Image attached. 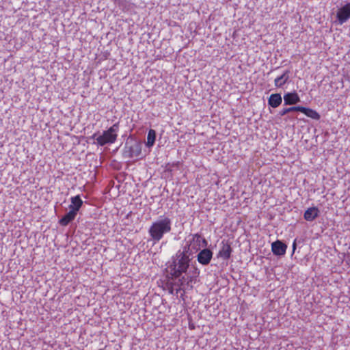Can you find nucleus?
I'll list each match as a JSON object with an SVG mask.
<instances>
[{"instance_id":"23","label":"nucleus","mask_w":350,"mask_h":350,"mask_svg":"<svg viewBox=\"0 0 350 350\" xmlns=\"http://www.w3.org/2000/svg\"><path fill=\"white\" fill-rule=\"evenodd\" d=\"M128 155H129V157H128L129 158H131V157H132V156H133V154H128Z\"/></svg>"},{"instance_id":"11","label":"nucleus","mask_w":350,"mask_h":350,"mask_svg":"<svg viewBox=\"0 0 350 350\" xmlns=\"http://www.w3.org/2000/svg\"><path fill=\"white\" fill-rule=\"evenodd\" d=\"M299 111L315 120H319L321 118L320 114L316 110L310 108L299 106Z\"/></svg>"},{"instance_id":"24","label":"nucleus","mask_w":350,"mask_h":350,"mask_svg":"<svg viewBox=\"0 0 350 350\" xmlns=\"http://www.w3.org/2000/svg\"><path fill=\"white\" fill-rule=\"evenodd\" d=\"M99 350H104V349H99Z\"/></svg>"},{"instance_id":"22","label":"nucleus","mask_w":350,"mask_h":350,"mask_svg":"<svg viewBox=\"0 0 350 350\" xmlns=\"http://www.w3.org/2000/svg\"><path fill=\"white\" fill-rule=\"evenodd\" d=\"M296 246H297L296 240H295L293 243V251H295V250L296 249Z\"/></svg>"},{"instance_id":"2","label":"nucleus","mask_w":350,"mask_h":350,"mask_svg":"<svg viewBox=\"0 0 350 350\" xmlns=\"http://www.w3.org/2000/svg\"><path fill=\"white\" fill-rule=\"evenodd\" d=\"M172 219L164 215L160 216L159 219L152 222L148 229V233L154 243L160 241L164 234L172 230Z\"/></svg>"},{"instance_id":"14","label":"nucleus","mask_w":350,"mask_h":350,"mask_svg":"<svg viewBox=\"0 0 350 350\" xmlns=\"http://www.w3.org/2000/svg\"><path fill=\"white\" fill-rule=\"evenodd\" d=\"M289 70H286L281 76L278 77L274 80V85L277 88L282 87L289 79Z\"/></svg>"},{"instance_id":"8","label":"nucleus","mask_w":350,"mask_h":350,"mask_svg":"<svg viewBox=\"0 0 350 350\" xmlns=\"http://www.w3.org/2000/svg\"><path fill=\"white\" fill-rule=\"evenodd\" d=\"M300 101V98L297 93L288 92L284 95V102L286 105H293L298 103Z\"/></svg>"},{"instance_id":"4","label":"nucleus","mask_w":350,"mask_h":350,"mask_svg":"<svg viewBox=\"0 0 350 350\" xmlns=\"http://www.w3.org/2000/svg\"><path fill=\"white\" fill-rule=\"evenodd\" d=\"M213 252L211 248H204L202 250H200V252L198 253L196 258L198 262L200 265L206 266L211 262L213 258Z\"/></svg>"},{"instance_id":"21","label":"nucleus","mask_w":350,"mask_h":350,"mask_svg":"<svg viewBox=\"0 0 350 350\" xmlns=\"http://www.w3.org/2000/svg\"><path fill=\"white\" fill-rule=\"evenodd\" d=\"M180 164H181V162H180V161H177L176 163H173L172 164V166L173 167V166H175V165H176V167H178V166H179V165H180Z\"/></svg>"},{"instance_id":"19","label":"nucleus","mask_w":350,"mask_h":350,"mask_svg":"<svg viewBox=\"0 0 350 350\" xmlns=\"http://www.w3.org/2000/svg\"><path fill=\"white\" fill-rule=\"evenodd\" d=\"M167 280V284L169 285V292L170 293H173V286H176L177 287H178V286L177 284H176V283L177 282H176V280H168L167 279H166ZM178 288H176V290L178 289Z\"/></svg>"},{"instance_id":"17","label":"nucleus","mask_w":350,"mask_h":350,"mask_svg":"<svg viewBox=\"0 0 350 350\" xmlns=\"http://www.w3.org/2000/svg\"><path fill=\"white\" fill-rule=\"evenodd\" d=\"M292 111H299V106H294L288 108H284L279 112V115L280 116H283L286 113Z\"/></svg>"},{"instance_id":"20","label":"nucleus","mask_w":350,"mask_h":350,"mask_svg":"<svg viewBox=\"0 0 350 350\" xmlns=\"http://www.w3.org/2000/svg\"><path fill=\"white\" fill-rule=\"evenodd\" d=\"M208 244V243L207 240L205 238L202 237V239L201 240V243H200L201 247H202L203 249L208 248L207 247Z\"/></svg>"},{"instance_id":"12","label":"nucleus","mask_w":350,"mask_h":350,"mask_svg":"<svg viewBox=\"0 0 350 350\" xmlns=\"http://www.w3.org/2000/svg\"><path fill=\"white\" fill-rule=\"evenodd\" d=\"M77 215L74 211L70 210L59 220V224L62 226H66L75 219Z\"/></svg>"},{"instance_id":"6","label":"nucleus","mask_w":350,"mask_h":350,"mask_svg":"<svg viewBox=\"0 0 350 350\" xmlns=\"http://www.w3.org/2000/svg\"><path fill=\"white\" fill-rule=\"evenodd\" d=\"M336 18L340 25H342L350 18V3H346L338 10Z\"/></svg>"},{"instance_id":"7","label":"nucleus","mask_w":350,"mask_h":350,"mask_svg":"<svg viewBox=\"0 0 350 350\" xmlns=\"http://www.w3.org/2000/svg\"><path fill=\"white\" fill-rule=\"evenodd\" d=\"M287 245L282 241L277 240L271 243V251L275 256H283L286 254Z\"/></svg>"},{"instance_id":"15","label":"nucleus","mask_w":350,"mask_h":350,"mask_svg":"<svg viewBox=\"0 0 350 350\" xmlns=\"http://www.w3.org/2000/svg\"><path fill=\"white\" fill-rule=\"evenodd\" d=\"M189 239L187 241V243L185 245H184L182 248L183 250H186L187 252L190 254H193L191 251V247L193 249L196 250V244H195V239H194V234H190L189 236Z\"/></svg>"},{"instance_id":"13","label":"nucleus","mask_w":350,"mask_h":350,"mask_svg":"<svg viewBox=\"0 0 350 350\" xmlns=\"http://www.w3.org/2000/svg\"><path fill=\"white\" fill-rule=\"evenodd\" d=\"M282 98L280 94H272L269 98L268 104L273 108H276L282 103Z\"/></svg>"},{"instance_id":"1","label":"nucleus","mask_w":350,"mask_h":350,"mask_svg":"<svg viewBox=\"0 0 350 350\" xmlns=\"http://www.w3.org/2000/svg\"><path fill=\"white\" fill-rule=\"evenodd\" d=\"M193 254L187 252L186 250H178L174 254L170 260L166 263L165 269V278L170 280H177L176 284L178 286L176 293L183 291L185 292V286L193 288V284L197 282V278L199 277L200 270L196 265H190Z\"/></svg>"},{"instance_id":"18","label":"nucleus","mask_w":350,"mask_h":350,"mask_svg":"<svg viewBox=\"0 0 350 350\" xmlns=\"http://www.w3.org/2000/svg\"><path fill=\"white\" fill-rule=\"evenodd\" d=\"M194 239H195V244L196 247V250H200L201 247V240L202 239V237L200 234L196 233L194 234Z\"/></svg>"},{"instance_id":"3","label":"nucleus","mask_w":350,"mask_h":350,"mask_svg":"<svg viewBox=\"0 0 350 350\" xmlns=\"http://www.w3.org/2000/svg\"><path fill=\"white\" fill-rule=\"evenodd\" d=\"M118 131L119 122H116L107 130L104 131L101 135L94 133L92 137L95 140L94 143L96 145L103 146L113 144L117 139Z\"/></svg>"},{"instance_id":"16","label":"nucleus","mask_w":350,"mask_h":350,"mask_svg":"<svg viewBox=\"0 0 350 350\" xmlns=\"http://www.w3.org/2000/svg\"><path fill=\"white\" fill-rule=\"evenodd\" d=\"M156 139V131L153 129H150L148 133L147 139H146V146L148 147H152Z\"/></svg>"},{"instance_id":"9","label":"nucleus","mask_w":350,"mask_h":350,"mask_svg":"<svg viewBox=\"0 0 350 350\" xmlns=\"http://www.w3.org/2000/svg\"><path fill=\"white\" fill-rule=\"evenodd\" d=\"M319 210L317 207L313 206L308 208L304 214V217L306 221H312L319 217Z\"/></svg>"},{"instance_id":"10","label":"nucleus","mask_w":350,"mask_h":350,"mask_svg":"<svg viewBox=\"0 0 350 350\" xmlns=\"http://www.w3.org/2000/svg\"><path fill=\"white\" fill-rule=\"evenodd\" d=\"M71 204L69 205V209L74 211L77 214L78 211L83 205V201L79 195L73 196L70 198Z\"/></svg>"},{"instance_id":"5","label":"nucleus","mask_w":350,"mask_h":350,"mask_svg":"<svg viewBox=\"0 0 350 350\" xmlns=\"http://www.w3.org/2000/svg\"><path fill=\"white\" fill-rule=\"evenodd\" d=\"M221 249L217 254V258H221L222 259L227 260L231 257L232 252V248L231 247V243L228 241L223 240L221 242Z\"/></svg>"}]
</instances>
